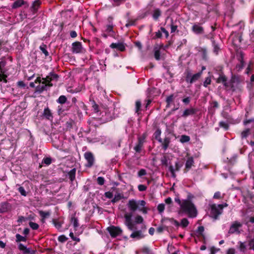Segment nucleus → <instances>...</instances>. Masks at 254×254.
I'll list each match as a JSON object with an SVG mask.
<instances>
[{"label": "nucleus", "instance_id": "61", "mask_svg": "<svg viewBox=\"0 0 254 254\" xmlns=\"http://www.w3.org/2000/svg\"><path fill=\"white\" fill-rule=\"evenodd\" d=\"M169 170L170 171V172H171V176L173 178H176V175L175 174V169H174V167L172 165H170L169 167Z\"/></svg>", "mask_w": 254, "mask_h": 254}, {"label": "nucleus", "instance_id": "36", "mask_svg": "<svg viewBox=\"0 0 254 254\" xmlns=\"http://www.w3.org/2000/svg\"><path fill=\"white\" fill-rule=\"evenodd\" d=\"M252 133V128H247L244 130L241 134L242 138H246L249 135Z\"/></svg>", "mask_w": 254, "mask_h": 254}, {"label": "nucleus", "instance_id": "37", "mask_svg": "<svg viewBox=\"0 0 254 254\" xmlns=\"http://www.w3.org/2000/svg\"><path fill=\"white\" fill-rule=\"evenodd\" d=\"M161 15V11L159 8H156L153 11L152 17L154 20H157Z\"/></svg>", "mask_w": 254, "mask_h": 254}, {"label": "nucleus", "instance_id": "12", "mask_svg": "<svg viewBox=\"0 0 254 254\" xmlns=\"http://www.w3.org/2000/svg\"><path fill=\"white\" fill-rule=\"evenodd\" d=\"M83 47L81 42L76 41L72 43L71 52L73 53L78 54L82 53Z\"/></svg>", "mask_w": 254, "mask_h": 254}, {"label": "nucleus", "instance_id": "32", "mask_svg": "<svg viewBox=\"0 0 254 254\" xmlns=\"http://www.w3.org/2000/svg\"><path fill=\"white\" fill-rule=\"evenodd\" d=\"M161 130L160 128H157L155 132L153 133V137L157 140L158 142H162V138H161Z\"/></svg>", "mask_w": 254, "mask_h": 254}, {"label": "nucleus", "instance_id": "42", "mask_svg": "<svg viewBox=\"0 0 254 254\" xmlns=\"http://www.w3.org/2000/svg\"><path fill=\"white\" fill-rule=\"evenodd\" d=\"M123 197V195L122 194L118 193L115 195L113 199L111 200V202L113 203H115L119 201V200H120Z\"/></svg>", "mask_w": 254, "mask_h": 254}, {"label": "nucleus", "instance_id": "59", "mask_svg": "<svg viewBox=\"0 0 254 254\" xmlns=\"http://www.w3.org/2000/svg\"><path fill=\"white\" fill-rule=\"evenodd\" d=\"M175 99V97L174 94H172L169 96H168L166 99V102L167 103H171Z\"/></svg>", "mask_w": 254, "mask_h": 254}, {"label": "nucleus", "instance_id": "38", "mask_svg": "<svg viewBox=\"0 0 254 254\" xmlns=\"http://www.w3.org/2000/svg\"><path fill=\"white\" fill-rule=\"evenodd\" d=\"M163 47V45L160 46V48L155 47L154 50V58L156 60L159 61L160 60V49Z\"/></svg>", "mask_w": 254, "mask_h": 254}, {"label": "nucleus", "instance_id": "35", "mask_svg": "<svg viewBox=\"0 0 254 254\" xmlns=\"http://www.w3.org/2000/svg\"><path fill=\"white\" fill-rule=\"evenodd\" d=\"M204 231V228L203 226H199L198 228H197V230L196 231V233H197V236H201L202 237L203 240H204V242H205V236H204V235L203 234V232Z\"/></svg>", "mask_w": 254, "mask_h": 254}, {"label": "nucleus", "instance_id": "43", "mask_svg": "<svg viewBox=\"0 0 254 254\" xmlns=\"http://www.w3.org/2000/svg\"><path fill=\"white\" fill-rule=\"evenodd\" d=\"M15 237L16 242L26 241V238L25 237L22 236L19 234H16L15 235Z\"/></svg>", "mask_w": 254, "mask_h": 254}, {"label": "nucleus", "instance_id": "5", "mask_svg": "<svg viewBox=\"0 0 254 254\" xmlns=\"http://www.w3.org/2000/svg\"><path fill=\"white\" fill-rule=\"evenodd\" d=\"M59 77L60 76L58 74L54 72H51L45 78H43V79L48 84L49 87H52L53 84L51 82L58 81Z\"/></svg>", "mask_w": 254, "mask_h": 254}, {"label": "nucleus", "instance_id": "30", "mask_svg": "<svg viewBox=\"0 0 254 254\" xmlns=\"http://www.w3.org/2000/svg\"><path fill=\"white\" fill-rule=\"evenodd\" d=\"M105 118L104 119V121L105 123L111 121L116 118L113 113H111L110 112L108 111L105 112Z\"/></svg>", "mask_w": 254, "mask_h": 254}, {"label": "nucleus", "instance_id": "50", "mask_svg": "<svg viewBox=\"0 0 254 254\" xmlns=\"http://www.w3.org/2000/svg\"><path fill=\"white\" fill-rule=\"evenodd\" d=\"M161 162L162 165L166 167L168 166V158L166 155H164L161 159Z\"/></svg>", "mask_w": 254, "mask_h": 254}, {"label": "nucleus", "instance_id": "56", "mask_svg": "<svg viewBox=\"0 0 254 254\" xmlns=\"http://www.w3.org/2000/svg\"><path fill=\"white\" fill-rule=\"evenodd\" d=\"M18 190L21 195L26 196L27 195V192L25 191L24 188L23 187H20L18 189Z\"/></svg>", "mask_w": 254, "mask_h": 254}, {"label": "nucleus", "instance_id": "47", "mask_svg": "<svg viewBox=\"0 0 254 254\" xmlns=\"http://www.w3.org/2000/svg\"><path fill=\"white\" fill-rule=\"evenodd\" d=\"M219 125L220 127L223 128L225 130H227L229 127V125L223 121L220 122Z\"/></svg>", "mask_w": 254, "mask_h": 254}, {"label": "nucleus", "instance_id": "17", "mask_svg": "<svg viewBox=\"0 0 254 254\" xmlns=\"http://www.w3.org/2000/svg\"><path fill=\"white\" fill-rule=\"evenodd\" d=\"M198 111V110L197 108H190L189 109H187L184 111L182 115V117L184 118H187L189 116L193 115L195 114Z\"/></svg>", "mask_w": 254, "mask_h": 254}, {"label": "nucleus", "instance_id": "20", "mask_svg": "<svg viewBox=\"0 0 254 254\" xmlns=\"http://www.w3.org/2000/svg\"><path fill=\"white\" fill-rule=\"evenodd\" d=\"M26 4V7L28 6L27 2L24 0H16L12 4V9H16L21 7L23 5Z\"/></svg>", "mask_w": 254, "mask_h": 254}, {"label": "nucleus", "instance_id": "22", "mask_svg": "<svg viewBox=\"0 0 254 254\" xmlns=\"http://www.w3.org/2000/svg\"><path fill=\"white\" fill-rule=\"evenodd\" d=\"M127 205L130 210L133 212L136 211L138 208H139L138 204L134 199L129 200Z\"/></svg>", "mask_w": 254, "mask_h": 254}, {"label": "nucleus", "instance_id": "41", "mask_svg": "<svg viewBox=\"0 0 254 254\" xmlns=\"http://www.w3.org/2000/svg\"><path fill=\"white\" fill-rule=\"evenodd\" d=\"M67 98L64 95H61L57 100V102L60 104H64L66 103Z\"/></svg>", "mask_w": 254, "mask_h": 254}, {"label": "nucleus", "instance_id": "7", "mask_svg": "<svg viewBox=\"0 0 254 254\" xmlns=\"http://www.w3.org/2000/svg\"><path fill=\"white\" fill-rule=\"evenodd\" d=\"M107 230L112 238H116L121 235L123 232L121 228L115 226L108 227Z\"/></svg>", "mask_w": 254, "mask_h": 254}, {"label": "nucleus", "instance_id": "31", "mask_svg": "<svg viewBox=\"0 0 254 254\" xmlns=\"http://www.w3.org/2000/svg\"><path fill=\"white\" fill-rule=\"evenodd\" d=\"M114 25H110L107 24L105 26V32L109 33V36H113L115 34V32L113 30Z\"/></svg>", "mask_w": 254, "mask_h": 254}, {"label": "nucleus", "instance_id": "8", "mask_svg": "<svg viewBox=\"0 0 254 254\" xmlns=\"http://www.w3.org/2000/svg\"><path fill=\"white\" fill-rule=\"evenodd\" d=\"M146 137V135L145 134H143L142 136H139L138 137L137 142L135 146L134 147V150L136 151V152L140 153L141 152Z\"/></svg>", "mask_w": 254, "mask_h": 254}, {"label": "nucleus", "instance_id": "14", "mask_svg": "<svg viewBox=\"0 0 254 254\" xmlns=\"http://www.w3.org/2000/svg\"><path fill=\"white\" fill-rule=\"evenodd\" d=\"M11 205L7 201L2 202L0 204V212L3 213L10 211Z\"/></svg>", "mask_w": 254, "mask_h": 254}, {"label": "nucleus", "instance_id": "39", "mask_svg": "<svg viewBox=\"0 0 254 254\" xmlns=\"http://www.w3.org/2000/svg\"><path fill=\"white\" fill-rule=\"evenodd\" d=\"M47 46L44 44H42L39 47L40 50L45 55V57H47L49 56V53L47 50Z\"/></svg>", "mask_w": 254, "mask_h": 254}, {"label": "nucleus", "instance_id": "27", "mask_svg": "<svg viewBox=\"0 0 254 254\" xmlns=\"http://www.w3.org/2000/svg\"><path fill=\"white\" fill-rule=\"evenodd\" d=\"M89 103L91 105L92 108V110L94 113H98L100 112L99 106L93 99L91 98H90Z\"/></svg>", "mask_w": 254, "mask_h": 254}, {"label": "nucleus", "instance_id": "15", "mask_svg": "<svg viewBox=\"0 0 254 254\" xmlns=\"http://www.w3.org/2000/svg\"><path fill=\"white\" fill-rule=\"evenodd\" d=\"M43 117L47 120L52 122L53 120V115L51 110L48 107L45 108L42 115Z\"/></svg>", "mask_w": 254, "mask_h": 254}, {"label": "nucleus", "instance_id": "29", "mask_svg": "<svg viewBox=\"0 0 254 254\" xmlns=\"http://www.w3.org/2000/svg\"><path fill=\"white\" fill-rule=\"evenodd\" d=\"M39 213L41 217V221L42 222V223H45V219L48 218L51 215L50 212L44 211L43 210L39 211Z\"/></svg>", "mask_w": 254, "mask_h": 254}, {"label": "nucleus", "instance_id": "62", "mask_svg": "<svg viewBox=\"0 0 254 254\" xmlns=\"http://www.w3.org/2000/svg\"><path fill=\"white\" fill-rule=\"evenodd\" d=\"M74 122L72 120H70L66 123V127L68 128H71Z\"/></svg>", "mask_w": 254, "mask_h": 254}, {"label": "nucleus", "instance_id": "10", "mask_svg": "<svg viewBox=\"0 0 254 254\" xmlns=\"http://www.w3.org/2000/svg\"><path fill=\"white\" fill-rule=\"evenodd\" d=\"M203 23H194L191 27L192 32L196 35H202L204 34V28L201 26Z\"/></svg>", "mask_w": 254, "mask_h": 254}, {"label": "nucleus", "instance_id": "48", "mask_svg": "<svg viewBox=\"0 0 254 254\" xmlns=\"http://www.w3.org/2000/svg\"><path fill=\"white\" fill-rule=\"evenodd\" d=\"M211 83V80L210 76H208L205 78L204 81L203 82V85L205 87H207L208 85H210Z\"/></svg>", "mask_w": 254, "mask_h": 254}, {"label": "nucleus", "instance_id": "45", "mask_svg": "<svg viewBox=\"0 0 254 254\" xmlns=\"http://www.w3.org/2000/svg\"><path fill=\"white\" fill-rule=\"evenodd\" d=\"M190 140V137L186 135H182L180 138V141L182 143H185Z\"/></svg>", "mask_w": 254, "mask_h": 254}, {"label": "nucleus", "instance_id": "51", "mask_svg": "<svg viewBox=\"0 0 254 254\" xmlns=\"http://www.w3.org/2000/svg\"><path fill=\"white\" fill-rule=\"evenodd\" d=\"M29 225L33 230H37L39 227V225L37 223L32 221H30L29 223Z\"/></svg>", "mask_w": 254, "mask_h": 254}, {"label": "nucleus", "instance_id": "19", "mask_svg": "<svg viewBox=\"0 0 254 254\" xmlns=\"http://www.w3.org/2000/svg\"><path fill=\"white\" fill-rule=\"evenodd\" d=\"M47 86H48V84L44 80L41 84H39L35 88V92L41 93L44 91L47 90Z\"/></svg>", "mask_w": 254, "mask_h": 254}, {"label": "nucleus", "instance_id": "34", "mask_svg": "<svg viewBox=\"0 0 254 254\" xmlns=\"http://www.w3.org/2000/svg\"><path fill=\"white\" fill-rule=\"evenodd\" d=\"M168 220L172 224H174L175 226L178 227L180 225V223L177 221L176 220L174 219L173 218H165L164 217L161 220V222H164Z\"/></svg>", "mask_w": 254, "mask_h": 254}, {"label": "nucleus", "instance_id": "13", "mask_svg": "<svg viewBox=\"0 0 254 254\" xmlns=\"http://www.w3.org/2000/svg\"><path fill=\"white\" fill-rule=\"evenodd\" d=\"M242 226V224L237 221H235L231 226L229 230V234H233L235 232L240 233L239 229Z\"/></svg>", "mask_w": 254, "mask_h": 254}, {"label": "nucleus", "instance_id": "21", "mask_svg": "<svg viewBox=\"0 0 254 254\" xmlns=\"http://www.w3.org/2000/svg\"><path fill=\"white\" fill-rule=\"evenodd\" d=\"M41 4V1L40 0H35L33 2L32 4L30 7L31 11L33 12V13L34 14L37 12Z\"/></svg>", "mask_w": 254, "mask_h": 254}, {"label": "nucleus", "instance_id": "11", "mask_svg": "<svg viewBox=\"0 0 254 254\" xmlns=\"http://www.w3.org/2000/svg\"><path fill=\"white\" fill-rule=\"evenodd\" d=\"M240 82V77L238 75L232 74L229 82V87L233 91H235L236 89L235 84H238Z\"/></svg>", "mask_w": 254, "mask_h": 254}, {"label": "nucleus", "instance_id": "33", "mask_svg": "<svg viewBox=\"0 0 254 254\" xmlns=\"http://www.w3.org/2000/svg\"><path fill=\"white\" fill-rule=\"evenodd\" d=\"M76 171V169L74 168L67 173V176L71 182L75 179Z\"/></svg>", "mask_w": 254, "mask_h": 254}, {"label": "nucleus", "instance_id": "4", "mask_svg": "<svg viewBox=\"0 0 254 254\" xmlns=\"http://www.w3.org/2000/svg\"><path fill=\"white\" fill-rule=\"evenodd\" d=\"M132 213H126L124 215V218L125 219V224L127 226L128 230L130 231L135 230L137 229L135 225L132 222Z\"/></svg>", "mask_w": 254, "mask_h": 254}, {"label": "nucleus", "instance_id": "28", "mask_svg": "<svg viewBox=\"0 0 254 254\" xmlns=\"http://www.w3.org/2000/svg\"><path fill=\"white\" fill-rule=\"evenodd\" d=\"M130 237L131 238H136L137 239H140L144 237L141 230H137L133 231Z\"/></svg>", "mask_w": 254, "mask_h": 254}, {"label": "nucleus", "instance_id": "1", "mask_svg": "<svg viewBox=\"0 0 254 254\" xmlns=\"http://www.w3.org/2000/svg\"><path fill=\"white\" fill-rule=\"evenodd\" d=\"M181 209L182 211L187 213L190 217H195L197 215L196 208L191 201L183 200Z\"/></svg>", "mask_w": 254, "mask_h": 254}, {"label": "nucleus", "instance_id": "3", "mask_svg": "<svg viewBox=\"0 0 254 254\" xmlns=\"http://www.w3.org/2000/svg\"><path fill=\"white\" fill-rule=\"evenodd\" d=\"M186 81L187 83L190 84L198 80L202 75V71H199L197 73L191 75V73L190 70H187L186 71Z\"/></svg>", "mask_w": 254, "mask_h": 254}, {"label": "nucleus", "instance_id": "24", "mask_svg": "<svg viewBox=\"0 0 254 254\" xmlns=\"http://www.w3.org/2000/svg\"><path fill=\"white\" fill-rule=\"evenodd\" d=\"M171 142V139L169 137H165L164 139H162L161 143L162 148L165 151L167 149Z\"/></svg>", "mask_w": 254, "mask_h": 254}, {"label": "nucleus", "instance_id": "9", "mask_svg": "<svg viewBox=\"0 0 254 254\" xmlns=\"http://www.w3.org/2000/svg\"><path fill=\"white\" fill-rule=\"evenodd\" d=\"M216 82L222 83L226 88L229 87V83L227 82V77L222 71L219 73V77L216 79Z\"/></svg>", "mask_w": 254, "mask_h": 254}, {"label": "nucleus", "instance_id": "26", "mask_svg": "<svg viewBox=\"0 0 254 254\" xmlns=\"http://www.w3.org/2000/svg\"><path fill=\"white\" fill-rule=\"evenodd\" d=\"M53 224L54 226L60 231L62 227V225L64 223V221L61 220L60 219H53L52 220Z\"/></svg>", "mask_w": 254, "mask_h": 254}, {"label": "nucleus", "instance_id": "64", "mask_svg": "<svg viewBox=\"0 0 254 254\" xmlns=\"http://www.w3.org/2000/svg\"><path fill=\"white\" fill-rule=\"evenodd\" d=\"M240 244L239 249L241 252H244L246 250V247L245 244L242 242H239Z\"/></svg>", "mask_w": 254, "mask_h": 254}, {"label": "nucleus", "instance_id": "2", "mask_svg": "<svg viewBox=\"0 0 254 254\" xmlns=\"http://www.w3.org/2000/svg\"><path fill=\"white\" fill-rule=\"evenodd\" d=\"M228 204L226 203L224 204H212L210 205V216L214 220L218 219L219 216L223 212V209L227 207Z\"/></svg>", "mask_w": 254, "mask_h": 254}, {"label": "nucleus", "instance_id": "57", "mask_svg": "<svg viewBox=\"0 0 254 254\" xmlns=\"http://www.w3.org/2000/svg\"><path fill=\"white\" fill-rule=\"evenodd\" d=\"M58 241L61 243H64L67 240V238L64 235H60L58 238Z\"/></svg>", "mask_w": 254, "mask_h": 254}, {"label": "nucleus", "instance_id": "46", "mask_svg": "<svg viewBox=\"0 0 254 254\" xmlns=\"http://www.w3.org/2000/svg\"><path fill=\"white\" fill-rule=\"evenodd\" d=\"M71 222L73 223V226L74 228H76L79 226V224L78 222V219L77 218L73 216L71 218Z\"/></svg>", "mask_w": 254, "mask_h": 254}, {"label": "nucleus", "instance_id": "40", "mask_svg": "<svg viewBox=\"0 0 254 254\" xmlns=\"http://www.w3.org/2000/svg\"><path fill=\"white\" fill-rule=\"evenodd\" d=\"M170 28H171V33H174L176 31H177V32L179 31L177 30L178 26L177 25L175 24L173 19H171V20Z\"/></svg>", "mask_w": 254, "mask_h": 254}, {"label": "nucleus", "instance_id": "58", "mask_svg": "<svg viewBox=\"0 0 254 254\" xmlns=\"http://www.w3.org/2000/svg\"><path fill=\"white\" fill-rule=\"evenodd\" d=\"M165 209V204L163 203L159 204L157 206V210L160 213L164 211Z\"/></svg>", "mask_w": 254, "mask_h": 254}, {"label": "nucleus", "instance_id": "49", "mask_svg": "<svg viewBox=\"0 0 254 254\" xmlns=\"http://www.w3.org/2000/svg\"><path fill=\"white\" fill-rule=\"evenodd\" d=\"M143 222V218L140 215H137L135 217L134 222L135 224H141Z\"/></svg>", "mask_w": 254, "mask_h": 254}, {"label": "nucleus", "instance_id": "44", "mask_svg": "<svg viewBox=\"0 0 254 254\" xmlns=\"http://www.w3.org/2000/svg\"><path fill=\"white\" fill-rule=\"evenodd\" d=\"M212 42V45L213 47V52L216 55H217L218 53L219 50L220 49L219 47L214 40H213Z\"/></svg>", "mask_w": 254, "mask_h": 254}, {"label": "nucleus", "instance_id": "60", "mask_svg": "<svg viewBox=\"0 0 254 254\" xmlns=\"http://www.w3.org/2000/svg\"><path fill=\"white\" fill-rule=\"evenodd\" d=\"M97 181L98 185L102 186L105 183V179L102 177H98Z\"/></svg>", "mask_w": 254, "mask_h": 254}, {"label": "nucleus", "instance_id": "53", "mask_svg": "<svg viewBox=\"0 0 254 254\" xmlns=\"http://www.w3.org/2000/svg\"><path fill=\"white\" fill-rule=\"evenodd\" d=\"M52 163V159L50 157H45L42 160V163L49 165Z\"/></svg>", "mask_w": 254, "mask_h": 254}, {"label": "nucleus", "instance_id": "6", "mask_svg": "<svg viewBox=\"0 0 254 254\" xmlns=\"http://www.w3.org/2000/svg\"><path fill=\"white\" fill-rule=\"evenodd\" d=\"M84 157L87 161L85 167L89 168L92 167L95 161L93 154L91 152L87 151L84 154Z\"/></svg>", "mask_w": 254, "mask_h": 254}, {"label": "nucleus", "instance_id": "63", "mask_svg": "<svg viewBox=\"0 0 254 254\" xmlns=\"http://www.w3.org/2000/svg\"><path fill=\"white\" fill-rule=\"evenodd\" d=\"M137 174L139 177H141L146 174V171L144 169H141L138 172Z\"/></svg>", "mask_w": 254, "mask_h": 254}, {"label": "nucleus", "instance_id": "55", "mask_svg": "<svg viewBox=\"0 0 254 254\" xmlns=\"http://www.w3.org/2000/svg\"><path fill=\"white\" fill-rule=\"evenodd\" d=\"M136 21V19L134 20H129L127 21V23L126 24L125 26L127 28L134 25L135 24V22Z\"/></svg>", "mask_w": 254, "mask_h": 254}, {"label": "nucleus", "instance_id": "16", "mask_svg": "<svg viewBox=\"0 0 254 254\" xmlns=\"http://www.w3.org/2000/svg\"><path fill=\"white\" fill-rule=\"evenodd\" d=\"M194 164L193 158L192 156L189 157L187 158L185 164V168L184 170L185 173H187Z\"/></svg>", "mask_w": 254, "mask_h": 254}, {"label": "nucleus", "instance_id": "52", "mask_svg": "<svg viewBox=\"0 0 254 254\" xmlns=\"http://www.w3.org/2000/svg\"><path fill=\"white\" fill-rule=\"evenodd\" d=\"M181 224L182 227L186 228L189 224V221L187 218H183L181 220Z\"/></svg>", "mask_w": 254, "mask_h": 254}, {"label": "nucleus", "instance_id": "23", "mask_svg": "<svg viewBox=\"0 0 254 254\" xmlns=\"http://www.w3.org/2000/svg\"><path fill=\"white\" fill-rule=\"evenodd\" d=\"M110 47L112 49H117L121 52H123L126 49L125 45L122 43H113L110 45Z\"/></svg>", "mask_w": 254, "mask_h": 254}, {"label": "nucleus", "instance_id": "54", "mask_svg": "<svg viewBox=\"0 0 254 254\" xmlns=\"http://www.w3.org/2000/svg\"><path fill=\"white\" fill-rule=\"evenodd\" d=\"M141 106V101L139 100H137L135 102V112L138 113L140 110V108Z\"/></svg>", "mask_w": 254, "mask_h": 254}, {"label": "nucleus", "instance_id": "18", "mask_svg": "<svg viewBox=\"0 0 254 254\" xmlns=\"http://www.w3.org/2000/svg\"><path fill=\"white\" fill-rule=\"evenodd\" d=\"M4 66V64L3 63V62H0V82L3 81L4 83H7V80L6 78L7 76L4 74V71L2 69Z\"/></svg>", "mask_w": 254, "mask_h": 254}, {"label": "nucleus", "instance_id": "25", "mask_svg": "<svg viewBox=\"0 0 254 254\" xmlns=\"http://www.w3.org/2000/svg\"><path fill=\"white\" fill-rule=\"evenodd\" d=\"M240 63L236 65V69L238 71H241L244 67L245 64V62L244 61V54L243 53H241L240 57L239 59Z\"/></svg>", "mask_w": 254, "mask_h": 254}]
</instances>
